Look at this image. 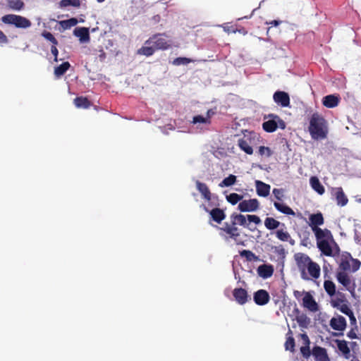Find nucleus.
Masks as SVG:
<instances>
[{"label":"nucleus","instance_id":"obj_1","mask_svg":"<svg viewBox=\"0 0 361 361\" xmlns=\"http://www.w3.org/2000/svg\"><path fill=\"white\" fill-rule=\"evenodd\" d=\"M317 245L322 254L328 257H333L339 252V248L334 240L330 231L325 228L322 233L315 235Z\"/></svg>","mask_w":361,"mask_h":361},{"label":"nucleus","instance_id":"obj_2","mask_svg":"<svg viewBox=\"0 0 361 361\" xmlns=\"http://www.w3.org/2000/svg\"><path fill=\"white\" fill-rule=\"evenodd\" d=\"M231 224L225 223L224 225L221 227V231L226 233L230 238H232L238 245L243 244V241L239 239L240 233L238 228L235 226L240 225L245 228L249 227V224L247 220V215H243L240 214H232L231 215Z\"/></svg>","mask_w":361,"mask_h":361},{"label":"nucleus","instance_id":"obj_3","mask_svg":"<svg viewBox=\"0 0 361 361\" xmlns=\"http://www.w3.org/2000/svg\"><path fill=\"white\" fill-rule=\"evenodd\" d=\"M309 132L314 140L326 138L328 128L324 118L318 114H314L310 121Z\"/></svg>","mask_w":361,"mask_h":361},{"label":"nucleus","instance_id":"obj_4","mask_svg":"<svg viewBox=\"0 0 361 361\" xmlns=\"http://www.w3.org/2000/svg\"><path fill=\"white\" fill-rule=\"evenodd\" d=\"M1 21L5 24L13 25L17 28L21 29L29 28L32 25L29 19L16 14L5 15L2 16Z\"/></svg>","mask_w":361,"mask_h":361},{"label":"nucleus","instance_id":"obj_5","mask_svg":"<svg viewBox=\"0 0 361 361\" xmlns=\"http://www.w3.org/2000/svg\"><path fill=\"white\" fill-rule=\"evenodd\" d=\"M297 267L300 272L301 278L304 280H309L307 269L313 262L310 257L304 253L298 252L294 255Z\"/></svg>","mask_w":361,"mask_h":361},{"label":"nucleus","instance_id":"obj_6","mask_svg":"<svg viewBox=\"0 0 361 361\" xmlns=\"http://www.w3.org/2000/svg\"><path fill=\"white\" fill-rule=\"evenodd\" d=\"M360 265L361 262L360 260L353 258L350 254H348L342 257L339 264L338 271L354 273L360 269Z\"/></svg>","mask_w":361,"mask_h":361},{"label":"nucleus","instance_id":"obj_7","mask_svg":"<svg viewBox=\"0 0 361 361\" xmlns=\"http://www.w3.org/2000/svg\"><path fill=\"white\" fill-rule=\"evenodd\" d=\"M263 129L269 133L275 131L278 128L284 129L286 124L278 116L269 115L268 120L262 124Z\"/></svg>","mask_w":361,"mask_h":361},{"label":"nucleus","instance_id":"obj_8","mask_svg":"<svg viewBox=\"0 0 361 361\" xmlns=\"http://www.w3.org/2000/svg\"><path fill=\"white\" fill-rule=\"evenodd\" d=\"M337 281L344 286V288L351 293L355 292V283L353 276L345 271H338L336 273Z\"/></svg>","mask_w":361,"mask_h":361},{"label":"nucleus","instance_id":"obj_9","mask_svg":"<svg viewBox=\"0 0 361 361\" xmlns=\"http://www.w3.org/2000/svg\"><path fill=\"white\" fill-rule=\"evenodd\" d=\"M145 44L153 45L156 49H166L170 47L171 43L166 39L164 35H156L146 41Z\"/></svg>","mask_w":361,"mask_h":361},{"label":"nucleus","instance_id":"obj_10","mask_svg":"<svg viewBox=\"0 0 361 361\" xmlns=\"http://www.w3.org/2000/svg\"><path fill=\"white\" fill-rule=\"evenodd\" d=\"M308 224L314 235L324 231V229L319 228V226L324 224V218L322 213L320 212L310 214Z\"/></svg>","mask_w":361,"mask_h":361},{"label":"nucleus","instance_id":"obj_11","mask_svg":"<svg viewBox=\"0 0 361 361\" xmlns=\"http://www.w3.org/2000/svg\"><path fill=\"white\" fill-rule=\"evenodd\" d=\"M259 202L257 199L242 200L238 206V210L242 212H253L259 209Z\"/></svg>","mask_w":361,"mask_h":361},{"label":"nucleus","instance_id":"obj_12","mask_svg":"<svg viewBox=\"0 0 361 361\" xmlns=\"http://www.w3.org/2000/svg\"><path fill=\"white\" fill-rule=\"evenodd\" d=\"M302 305L310 312H316L319 310L317 303L313 296L308 292H305V295L302 298Z\"/></svg>","mask_w":361,"mask_h":361},{"label":"nucleus","instance_id":"obj_13","mask_svg":"<svg viewBox=\"0 0 361 361\" xmlns=\"http://www.w3.org/2000/svg\"><path fill=\"white\" fill-rule=\"evenodd\" d=\"M329 325L334 330L343 331L346 327V319L343 316L338 315L331 318Z\"/></svg>","mask_w":361,"mask_h":361},{"label":"nucleus","instance_id":"obj_14","mask_svg":"<svg viewBox=\"0 0 361 361\" xmlns=\"http://www.w3.org/2000/svg\"><path fill=\"white\" fill-rule=\"evenodd\" d=\"M332 195L336 197L337 204L343 207L347 204L348 200L343 192L342 188H334L331 189Z\"/></svg>","mask_w":361,"mask_h":361},{"label":"nucleus","instance_id":"obj_15","mask_svg":"<svg viewBox=\"0 0 361 361\" xmlns=\"http://www.w3.org/2000/svg\"><path fill=\"white\" fill-rule=\"evenodd\" d=\"M274 102L281 106L286 107L289 106L290 98L288 93L282 91H277L273 96Z\"/></svg>","mask_w":361,"mask_h":361},{"label":"nucleus","instance_id":"obj_16","mask_svg":"<svg viewBox=\"0 0 361 361\" xmlns=\"http://www.w3.org/2000/svg\"><path fill=\"white\" fill-rule=\"evenodd\" d=\"M312 354L316 361H329L326 350L320 346L313 348Z\"/></svg>","mask_w":361,"mask_h":361},{"label":"nucleus","instance_id":"obj_17","mask_svg":"<svg viewBox=\"0 0 361 361\" xmlns=\"http://www.w3.org/2000/svg\"><path fill=\"white\" fill-rule=\"evenodd\" d=\"M233 295L235 301L240 305H244L247 301V293L242 288H235L233 291Z\"/></svg>","mask_w":361,"mask_h":361},{"label":"nucleus","instance_id":"obj_18","mask_svg":"<svg viewBox=\"0 0 361 361\" xmlns=\"http://www.w3.org/2000/svg\"><path fill=\"white\" fill-rule=\"evenodd\" d=\"M340 97L336 94H329L322 99V104L326 108H334L337 106L340 102Z\"/></svg>","mask_w":361,"mask_h":361},{"label":"nucleus","instance_id":"obj_19","mask_svg":"<svg viewBox=\"0 0 361 361\" xmlns=\"http://www.w3.org/2000/svg\"><path fill=\"white\" fill-rule=\"evenodd\" d=\"M73 34L79 38L81 43H86L90 41L89 29L87 27H76L73 31Z\"/></svg>","mask_w":361,"mask_h":361},{"label":"nucleus","instance_id":"obj_20","mask_svg":"<svg viewBox=\"0 0 361 361\" xmlns=\"http://www.w3.org/2000/svg\"><path fill=\"white\" fill-rule=\"evenodd\" d=\"M257 194L260 197H267L269 195L271 186L261 180H255Z\"/></svg>","mask_w":361,"mask_h":361},{"label":"nucleus","instance_id":"obj_21","mask_svg":"<svg viewBox=\"0 0 361 361\" xmlns=\"http://www.w3.org/2000/svg\"><path fill=\"white\" fill-rule=\"evenodd\" d=\"M254 300L259 305H266L269 300V295L264 290H259L254 295Z\"/></svg>","mask_w":361,"mask_h":361},{"label":"nucleus","instance_id":"obj_22","mask_svg":"<svg viewBox=\"0 0 361 361\" xmlns=\"http://www.w3.org/2000/svg\"><path fill=\"white\" fill-rule=\"evenodd\" d=\"M204 209L207 212H209V214L212 220H214L218 224H220L226 218V214L221 209L215 208L212 209L211 211H209L207 208Z\"/></svg>","mask_w":361,"mask_h":361},{"label":"nucleus","instance_id":"obj_23","mask_svg":"<svg viewBox=\"0 0 361 361\" xmlns=\"http://www.w3.org/2000/svg\"><path fill=\"white\" fill-rule=\"evenodd\" d=\"M295 310L298 313L295 319L300 327L302 329L307 328L311 322L310 319L305 314H300L298 308H296Z\"/></svg>","mask_w":361,"mask_h":361},{"label":"nucleus","instance_id":"obj_24","mask_svg":"<svg viewBox=\"0 0 361 361\" xmlns=\"http://www.w3.org/2000/svg\"><path fill=\"white\" fill-rule=\"evenodd\" d=\"M274 269L271 265L263 264L258 267L257 273L263 279H267L272 276Z\"/></svg>","mask_w":361,"mask_h":361},{"label":"nucleus","instance_id":"obj_25","mask_svg":"<svg viewBox=\"0 0 361 361\" xmlns=\"http://www.w3.org/2000/svg\"><path fill=\"white\" fill-rule=\"evenodd\" d=\"M310 183L314 190L318 192L319 195L324 193V188L321 184L319 178L316 176H312L310 179Z\"/></svg>","mask_w":361,"mask_h":361},{"label":"nucleus","instance_id":"obj_26","mask_svg":"<svg viewBox=\"0 0 361 361\" xmlns=\"http://www.w3.org/2000/svg\"><path fill=\"white\" fill-rule=\"evenodd\" d=\"M196 185L197 190L202 195L203 197L207 201H209L211 200V192L207 185L205 183L197 180Z\"/></svg>","mask_w":361,"mask_h":361},{"label":"nucleus","instance_id":"obj_27","mask_svg":"<svg viewBox=\"0 0 361 361\" xmlns=\"http://www.w3.org/2000/svg\"><path fill=\"white\" fill-rule=\"evenodd\" d=\"M274 206L278 211H279L280 212H281L284 214L291 215V216L295 215V213L294 212V211L290 207H289L288 206H287L285 204L280 203L279 202H274Z\"/></svg>","mask_w":361,"mask_h":361},{"label":"nucleus","instance_id":"obj_28","mask_svg":"<svg viewBox=\"0 0 361 361\" xmlns=\"http://www.w3.org/2000/svg\"><path fill=\"white\" fill-rule=\"evenodd\" d=\"M307 275L309 274L312 279H317L320 276V267L316 262H312L307 269Z\"/></svg>","mask_w":361,"mask_h":361},{"label":"nucleus","instance_id":"obj_29","mask_svg":"<svg viewBox=\"0 0 361 361\" xmlns=\"http://www.w3.org/2000/svg\"><path fill=\"white\" fill-rule=\"evenodd\" d=\"M276 237L281 241L288 242L291 245L295 244V240L292 239L290 235L286 231L278 230L276 232Z\"/></svg>","mask_w":361,"mask_h":361},{"label":"nucleus","instance_id":"obj_30","mask_svg":"<svg viewBox=\"0 0 361 361\" xmlns=\"http://www.w3.org/2000/svg\"><path fill=\"white\" fill-rule=\"evenodd\" d=\"M337 347L345 358H349L350 350L345 341H337Z\"/></svg>","mask_w":361,"mask_h":361},{"label":"nucleus","instance_id":"obj_31","mask_svg":"<svg viewBox=\"0 0 361 361\" xmlns=\"http://www.w3.org/2000/svg\"><path fill=\"white\" fill-rule=\"evenodd\" d=\"M211 123L208 117L203 116L201 115L195 116L192 119V123L195 125L200 126H208Z\"/></svg>","mask_w":361,"mask_h":361},{"label":"nucleus","instance_id":"obj_32","mask_svg":"<svg viewBox=\"0 0 361 361\" xmlns=\"http://www.w3.org/2000/svg\"><path fill=\"white\" fill-rule=\"evenodd\" d=\"M281 223L272 217H267L264 220V226L269 230H274L280 226Z\"/></svg>","mask_w":361,"mask_h":361},{"label":"nucleus","instance_id":"obj_33","mask_svg":"<svg viewBox=\"0 0 361 361\" xmlns=\"http://www.w3.org/2000/svg\"><path fill=\"white\" fill-rule=\"evenodd\" d=\"M8 7L14 11H20L24 8V3L21 0H7Z\"/></svg>","mask_w":361,"mask_h":361},{"label":"nucleus","instance_id":"obj_34","mask_svg":"<svg viewBox=\"0 0 361 361\" xmlns=\"http://www.w3.org/2000/svg\"><path fill=\"white\" fill-rule=\"evenodd\" d=\"M236 182V176L234 175H229L228 177L225 178L219 184V186L220 188L230 187L234 185Z\"/></svg>","mask_w":361,"mask_h":361},{"label":"nucleus","instance_id":"obj_35","mask_svg":"<svg viewBox=\"0 0 361 361\" xmlns=\"http://www.w3.org/2000/svg\"><path fill=\"white\" fill-rule=\"evenodd\" d=\"M70 63L68 62H64L60 66H57L54 69V74L56 77L63 75L66 71L69 68Z\"/></svg>","mask_w":361,"mask_h":361},{"label":"nucleus","instance_id":"obj_36","mask_svg":"<svg viewBox=\"0 0 361 361\" xmlns=\"http://www.w3.org/2000/svg\"><path fill=\"white\" fill-rule=\"evenodd\" d=\"M324 288L326 292L330 295L333 296L336 293V286L331 281H325L324 283Z\"/></svg>","mask_w":361,"mask_h":361},{"label":"nucleus","instance_id":"obj_37","mask_svg":"<svg viewBox=\"0 0 361 361\" xmlns=\"http://www.w3.org/2000/svg\"><path fill=\"white\" fill-rule=\"evenodd\" d=\"M74 104L78 108H88L90 106V102L85 97H76L74 99Z\"/></svg>","mask_w":361,"mask_h":361},{"label":"nucleus","instance_id":"obj_38","mask_svg":"<svg viewBox=\"0 0 361 361\" xmlns=\"http://www.w3.org/2000/svg\"><path fill=\"white\" fill-rule=\"evenodd\" d=\"M147 45V46L142 47V48L138 49L137 53L139 54L145 55L147 56H152L154 54L155 49L153 47V45Z\"/></svg>","mask_w":361,"mask_h":361},{"label":"nucleus","instance_id":"obj_39","mask_svg":"<svg viewBox=\"0 0 361 361\" xmlns=\"http://www.w3.org/2000/svg\"><path fill=\"white\" fill-rule=\"evenodd\" d=\"M238 145L240 148L243 150L247 154H252L253 152L252 148L248 144L247 141L243 139H240L238 140Z\"/></svg>","mask_w":361,"mask_h":361},{"label":"nucleus","instance_id":"obj_40","mask_svg":"<svg viewBox=\"0 0 361 361\" xmlns=\"http://www.w3.org/2000/svg\"><path fill=\"white\" fill-rule=\"evenodd\" d=\"M243 198V195L237 193H231L230 195H226V200L233 205L236 204L238 202H240Z\"/></svg>","mask_w":361,"mask_h":361},{"label":"nucleus","instance_id":"obj_41","mask_svg":"<svg viewBox=\"0 0 361 361\" xmlns=\"http://www.w3.org/2000/svg\"><path fill=\"white\" fill-rule=\"evenodd\" d=\"M59 23L64 30H67L76 25L78 23V20L76 18H72L68 20H61L59 22Z\"/></svg>","mask_w":361,"mask_h":361},{"label":"nucleus","instance_id":"obj_42","mask_svg":"<svg viewBox=\"0 0 361 361\" xmlns=\"http://www.w3.org/2000/svg\"><path fill=\"white\" fill-rule=\"evenodd\" d=\"M80 0H62L60 2L61 7H67L69 6L78 7L80 6Z\"/></svg>","mask_w":361,"mask_h":361},{"label":"nucleus","instance_id":"obj_43","mask_svg":"<svg viewBox=\"0 0 361 361\" xmlns=\"http://www.w3.org/2000/svg\"><path fill=\"white\" fill-rule=\"evenodd\" d=\"M295 348V340L293 336H290L287 337L285 343V348L286 350L294 351Z\"/></svg>","mask_w":361,"mask_h":361},{"label":"nucleus","instance_id":"obj_44","mask_svg":"<svg viewBox=\"0 0 361 361\" xmlns=\"http://www.w3.org/2000/svg\"><path fill=\"white\" fill-rule=\"evenodd\" d=\"M42 35L47 40L50 41L53 45H56L58 44V42L56 39L54 37V35L49 32H42Z\"/></svg>","mask_w":361,"mask_h":361},{"label":"nucleus","instance_id":"obj_45","mask_svg":"<svg viewBox=\"0 0 361 361\" xmlns=\"http://www.w3.org/2000/svg\"><path fill=\"white\" fill-rule=\"evenodd\" d=\"M191 61H192L191 59H190L188 58L179 57V58L176 59L173 61V64L177 65V66L181 65V64L186 65V64H188L189 63H190Z\"/></svg>","mask_w":361,"mask_h":361},{"label":"nucleus","instance_id":"obj_46","mask_svg":"<svg viewBox=\"0 0 361 361\" xmlns=\"http://www.w3.org/2000/svg\"><path fill=\"white\" fill-rule=\"evenodd\" d=\"M273 195L277 200H282L284 197L283 189L274 188L272 191Z\"/></svg>","mask_w":361,"mask_h":361},{"label":"nucleus","instance_id":"obj_47","mask_svg":"<svg viewBox=\"0 0 361 361\" xmlns=\"http://www.w3.org/2000/svg\"><path fill=\"white\" fill-rule=\"evenodd\" d=\"M247 220L249 224L250 223H254L255 224L257 225L261 223V219L256 215H247Z\"/></svg>","mask_w":361,"mask_h":361},{"label":"nucleus","instance_id":"obj_48","mask_svg":"<svg viewBox=\"0 0 361 361\" xmlns=\"http://www.w3.org/2000/svg\"><path fill=\"white\" fill-rule=\"evenodd\" d=\"M300 352L305 358H309L311 355V350L310 346H301Z\"/></svg>","mask_w":361,"mask_h":361},{"label":"nucleus","instance_id":"obj_49","mask_svg":"<svg viewBox=\"0 0 361 361\" xmlns=\"http://www.w3.org/2000/svg\"><path fill=\"white\" fill-rule=\"evenodd\" d=\"M259 153L261 155H265L269 157L271 155V151L269 147L261 146L259 149Z\"/></svg>","mask_w":361,"mask_h":361},{"label":"nucleus","instance_id":"obj_50","mask_svg":"<svg viewBox=\"0 0 361 361\" xmlns=\"http://www.w3.org/2000/svg\"><path fill=\"white\" fill-rule=\"evenodd\" d=\"M300 337L302 339V346H310V341L308 336L306 334H301Z\"/></svg>","mask_w":361,"mask_h":361},{"label":"nucleus","instance_id":"obj_51","mask_svg":"<svg viewBox=\"0 0 361 361\" xmlns=\"http://www.w3.org/2000/svg\"><path fill=\"white\" fill-rule=\"evenodd\" d=\"M240 255L243 257H245L248 259H251V258L255 256L252 252L246 250H243L240 252Z\"/></svg>","mask_w":361,"mask_h":361},{"label":"nucleus","instance_id":"obj_52","mask_svg":"<svg viewBox=\"0 0 361 361\" xmlns=\"http://www.w3.org/2000/svg\"><path fill=\"white\" fill-rule=\"evenodd\" d=\"M8 42L7 37L0 30V44H6Z\"/></svg>","mask_w":361,"mask_h":361},{"label":"nucleus","instance_id":"obj_53","mask_svg":"<svg viewBox=\"0 0 361 361\" xmlns=\"http://www.w3.org/2000/svg\"><path fill=\"white\" fill-rule=\"evenodd\" d=\"M51 54L54 56V60H55L56 61H58V59H57V56H58V53H59V52H58V49H57V48H56V45H53V46L51 47Z\"/></svg>","mask_w":361,"mask_h":361},{"label":"nucleus","instance_id":"obj_54","mask_svg":"<svg viewBox=\"0 0 361 361\" xmlns=\"http://www.w3.org/2000/svg\"><path fill=\"white\" fill-rule=\"evenodd\" d=\"M294 296L297 298H298L299 297H300L302 295H305V292L304 293H302L300 291H298V290H295L294 291Z\"/></svg>","mask_w":361,"mask_h":361},{"label":"nucleus","instance_id":"obj_55","mask_svg":"<svg viewBox=\"0 0 361 361\" xmlns=\"http://www.w3.org/2000/svg\"><path fill=\"white\" fill-rule=\"evenodd\" d=\"M342 312L346 314H350L353 315V312L347 307L342 308Z\"/></svg>","mask_w":361,"mask_h":361},{"label":"nucleus","instance_id":"obj_56","mask_svg":"<svg viewBox=\"0 0 361 361\" xmlns=\"http://www.w3.org/2000/svg\"><path fill=\"white\" fill-rule=\"evenodd\" d=\"M105 57H106V54H105V53H104L103 51H101V54L99 55V59H100L101 61H103V60L105 59Z\"/></svg>","mask_w":361,"mask_h":361},{"label":"nucleus","instance_id":"obj_57","mask_svg":"<svg viewBox=\"0 0 361 361\" xmlns=\"http://www.w3.org/2000/svg\"><path fill=\"white\" fill-rule=\"evenodd\" d=\"M214 113L212 110H208L207 112V116L206 117H208L209 119L210 120V118L212 116V115H213Z\"/></svg>","mask_w":361,"mask_h":361},{"label":"nucleus","instance_id":"obj_58","mask_svg":"<svg viewBox=\"0 0 361 361\" xmlns=\"http://www.w3.org/2000/svg\"><path fill=\"white\" fill-rule=\"evenodd\" d=\"M269 24L274 26H276L279 24V22L277 20H272Z\"/></svg>","mask_w":361,"mask_h":361},{"label":"nucleus","instance_id":"obj_59","mask_svg":"<svg viewBox=\"0 0 361 361\" xmlns=\"http://www.w3.org/2000/svg\"><path fill=\"white\" fill-rule=\"evenodd\" d=\"M348 337L350 338H356V334L355 333H350L348 334Z\"/></svg>","mask_w":361,"mask_h":361},{"label":"nucleus","instance_id":"obj_60","mask_svg":"<svg viewBox=\"0 0 361 361\" xmlns=\"http://www.w3.org/2000/svg\"><path fill=\"white\" fill-rule=\"evenodd\" d=\"M292 334H293V332H292V331L289 329V330H288V333H287V336H288H288H292Z\"/></svg>","mask_w":361,"mask_h":361},{"label":"nucleus","instance_id":"obj_61","mask_svg":"<svg viewBox=\"0 0 361 361\" xmlns=\"http://www.w3.org/2000/svg\"><path fill=\"white\" fill-rule=\"evenodd\" d=\"M97 2H99V3H102V2H104L105 0H97Z\"/></svg>","mask_w":361,"mask_h":361}]
</instances>
